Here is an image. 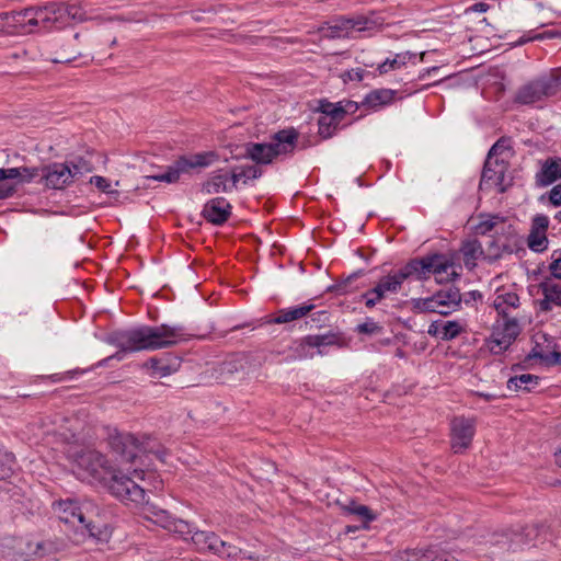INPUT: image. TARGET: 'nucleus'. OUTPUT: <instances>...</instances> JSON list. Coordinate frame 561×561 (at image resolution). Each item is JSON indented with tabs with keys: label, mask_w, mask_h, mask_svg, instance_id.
Here are the masks:
<instances>
[{
	"label": "nucleus",
	"mask_w": 561,
	"mask_h": 561,
	"mask_svg": "<svg viewBox=\"0 0 561 561\" xmlns=\"http://www.w3.org/2000/svg\"><path fill=\"white\" fill-rule=\"evenodd\" d=\"M211 330L187 332L181 324L139 325L127 330H115L104 341L118 351L101 359L95 367H105L112 359L123 360L127 353L168 348L191 339L205 340Z\"/></svg>",
	"instance_id": "f257e3e1"
},
{
	"label": "nucleus",
	"mask_w": 561,
	"mask_h": 561,
	"mask_svg": "<svg viewBox=\"0 0 561 561\" xmlns=\"http://www.w3.org/2000/svg\"><path fill=\"white\" fill-rule=\"evenodd\" d=\"M68 14L67 7L56 2L28 7L19 11L1 12L0 31L8 34H34L58 31L67 25Z\"/></svg>",
	"instance_id": "f03ea898"
},
{
	"label": "nucleus",
	"mask_w": 561,
	"mask_h": 561,
	"mask_svg": "<svg viewBox=\"0 0 561 561\" xmlns=\"http://www.w3.org/2000/svg\"><path fill=\"white\" fill-rule=\"evenodd\" d=\"M299 133L294 127H288L274 133L270 142H245L242 151L233 158L237 160L249 159L255 164L267 165L278 156L294 153L298 146Z\"/></svg>",
	"instance_id": "7ed1b4c3"
},
{
	"label": "nucleus",
	"mask_w": 561,
	"mask_h": 561,
	"mask_svg": "<svg viewBox=\"0 0 561 561\" xmlns=\"http://www.w3.org/2000/svg\"><path fill=\"white\" fill-rule=\"evenodd\" d=\"M218 156L214 151H205L194 154H183L178 157L172 164L167 167L165 172L148 175V180L165 182L169 184L176 183L182 174H188L193 169L207 168L218 160Z\"/></svg>",
	"instance_id": "20e7f679"
},
{
	"label": "nucleus",
	"mask_w": 561,
	"mask_h": 561,
	"mask_svg": "<svg viewBox=\"0 0 561 561\" xmlns=\"http://www.w3.org/2000/svg\"><path fill=\"white\" fill-rule=\"evenodd\" d=\"M340 333L329 331L323 334H309L299 340H295L289 346L287 362L302 360L312 358L316 354L323 355L325 346H342Z\"/></svg>",
	"instance_id": "39448f33"
},
{
	"label": "nucleus",
	"mask_w": 561,
	"mask_h": 561,
	"mask_svg": "<svg viewBox=\"0 0 561 561\" xmlns=\"http://www.w3.org/2000/svg\"><path fill=\"white\" fill-rule=\"evenodd\" d=\"M69 458L75 463L80 478H91L96 481L105 480L110 466L106 456L102 453L95 449L81 448L70 451Z\"/></svg>",
	"instance_id": "423d86ee"
},
{
	"label": "nucleus",
	"mask_w": 561,
	"mask_h": 561,
	"mask_svg": "<svg viewBox=\"0 0 561 561\" xmlns=\"http://www.w3.org/2000/svg\"><path fill=\"white\" fill-rule=\"evenodd\" d=\"M382 25V21L373 16L355 15L351 18L339 16L320 27L323 36L329 39L350 37L352 31H367Z\"/></svg>",
	"instance_id": "0eeeda50"
},
{
	"label": "nucleus",
	"mask_w": 561,
	"mask_h": 561,
	"mask_svg": "<svg viewBox=\"0 0 561 561\" xmlns=\"http://www.w3.org/2000/svg\"><path fill=\"white\" fill-rule=\"evenodd\" d=\"M540 526L537 524L518 526L492 535L491 543L505 551L516 552L530 545L538 536Z\"/></svg>",
	"instance_id": "6e6552de"
},
{
	"label": "nucleus",
	"mask_w": 561,
	"mask_h": 561,
	"mask_svg": "<svg viewBox=\"0 0 561 561\" xmlns=\"http://www.w3.org/2000/svg\"><path fill=\"white\" fill-rule=\"evenodd\" d=\"M421 265H423L422 278L427 280L431 275L435 276L437 284H449L460 277L454 267V260L439 252L428 253L420 256Z\"/></svg>",
	"instance_id": "1a4fd4ad"
},
{
	"label": "nucleus",
	"mask_w": 561,
	"mask_h": 561,
	"mask_svg": "<svg viewBox=\"0 0 561 561\" xmlns=\"http://www.w3.org/2000/svg\"><path fill=\"white\" fill-rule=\"evenodd\" d=\"M108 478L105 477V485L108 492L124 503H145L146 492L131 478L116 471H107Z\"/></svg>",
	"instance_id": "9d476101"
},
{
	"label": "nucleus",
	"mask_w": 561,
	"mask_h": 561,
	"mask_svg": "<svg viewBox=\"0 0 561 561\" xmlns=\"http://www.w3.org/2000/svg\"><path fill=\"white\" fill-rule=\"evenodd\" d=\"M107 444L116 460L122 463H133L142 450V442L134 434L117 430L108 435Z\"/></svg>",
	"instance_id": "9b49d317"
},
{
	"label": "nucleus",
	"mask_w": 561,
	"mask_h": 561,
	"mask_svg": "<svg viewBox=\"0 0 561 561\" xmlns=\"http://www.w3.org/2000/svg\"><path fill=\"white\" fill-rule=\"evenodd\" d=\"M510 169V162L504 159L486 158L483 164L479 188L484 184L496 187L497 192L503 194L513 185V178H506Z\"/></svg>",
	"instance_id": "f8f14e48"
},
{
	"label": "nucleus",
	"mask_w": 561,
	"mask_h": 561,
	"mask_svg": "<svg viewBox=\"0 0 561 561\" xmlns=\"http://www.w3.org/2000/svg\"><path fill=\"white\" fill-rule=\"evenodd\" d=\"M402 285L394 272L379 277L373 287L360 294L358 301H363L367 309L381 304L389 295H397Z\"/></svg>",
	"instance_id": "ddd939ff"
},
{
	"label": "nucleus",
	"mask_w": 561,
	"mask_h": 561,
	"mask_svg": "<svg viewBox=\"0 0 561 561\" xmlns=\"http://www.w3.org/2000/svg\"><path fill=\"white\" fill-rule=\"evenodd\" d=\"M556 95L553 93L552 80L546 75L520 87L514 98V102L522 105H530L536 102Z\"/></svg>",
	"instance_id": "4468645a"
},
{
	"label": "nucleus",
	"mask_w": 561,
	"mask_h": 561,
	"mask_svg": "<svg viewBox=\"0 0 561 561\" xmlns=\"http://www.w3.org/2000/svg\"><path fill=\"white\" fill-rule=\"evenodd\" d=\"M49 190H64L73 183L70 164L54 162L43 165L42 178L37 181Z\"/></svg>",
	"instance_id": "2eb2a0df"
},
{
	"label": "nucleus",
	"mask_w": 561,
	"mask_h": 561,
	"mask_svg": "<svg viewBox=\"0 0 561 561\" xmlns=\"http://www.w3.org/2000/svg\"><path fill=\"white\" fill-rule=\"evenodd\" d=\"M451 448L455 454H462L472 443L476 424L474 420L465 416L454 417L450 423Z\"/></svg>",
	"instance_id": "dca6fc26"
},
{
	"label": "nucleus",
	"mask_w": 561,
	"mask_h": 561,
	"mask_svg": "<svg viewBox=\"0 0 561 561\" xmlns=\"http://www.w3.org/2000/svg\"><path fill=\"white\" fill-rule=\"evenodd\" d=\"M61 516L60 520L66 524L75 525L78 523L82 529H85L90 537L100 538L99 528L90 520H87L82 508L75 501L68 500L60 502Z\"/></svg>",
	"instance_id": "f3484780"
},
{
	"label": "nucleus",
	"mask_w": 561,
	"mask_h": 561,
	"mask_svg": "<svg viewBox=\"0 0 561 561\" xmlns=\"http://www.w3.org/2000/svg\"><path fill=\"white\" fill-rule=\"evenodd\" d=\"M232 214V205L225 197H214L203 207L202 216L215 226L226 224Z\"/></svg>",
	"instance_id": "a211bd4d"
},
{
	"label": "nucleus",
	"mask_w": 561,
	"mask_h": 561,
	"mask_svg": "<svg viewBox=\"0 0 561 561\" xmlns=\"http://www.w3.org/2000/svg\"><path fill=\"white\" fill-rule=\"evenodd\" d=\"M42 167H19V168H1L0 182L15 184L31 183L36 178H42Z\"/></svg>",
	"instance_id": "6ab92c4d"
},
{
	"label": "nucleus",
	"mask_w": 561,
	"mask_h": 561,
	"mask_svg": "<svg viewBox=\"0 0 561 561\" xmlns=\"http://www.w3.org/2000/svg\"><path fill=\"white\" fill-rule=\"evenodd\" d=\"M434 294L440 307V316L447 317L461 308L462 295L457 286L451 284Z\"/></svg>",
	"instance_id": "aec40b11"
},
{
	"label": "nucleus",
	"mask_w": 561,
	"mask_h": 561,
	"mask_svg": "<svg viewBox=\"0 0 561 561\" xmlns=\"http://www.w3.org/2000/svg\"><path fill=\"white\" fill-rule=\"evenodd\" d=\"M496 234L502 237L500 243L503 254H516L518 256L525 254L523 240L513 225L503 226L501 230H496Z\"/></svg>",
	"instance_id": "412c9836"
},
{
	"label": "nucleus",
	"mask_w": 561,
	"mask_h": 561,
	"mask_svg": "<svg viewBox=\"0 0 561 561\" xmlns=\"http://www.w3.org/2000/svg\"><path fill=\"white\" fill-rule=\"evenodd\" d=\"M145 365L152 370V375L165 377L180 368L181 358L172 353H165L162 356L149 358Z\"/></svg>",
	"instance_id": "4be33fe9"
},
{
	"label": "nucleus",
	"mask_w": 561,
	"mask_h": 561,
	"mask_svg": "<svg viewBox=\"0 0 561 561\" xmlns=\"http://www.w3.org/2000/svg\"><path fill=\"white\" fill-rule=\"evenodd\" d=\"M316 306L311 302H305L300 306L279 309L274 317H270L265 323L268 324H283L295 320H299L311 312Z\"/></svg>",
	"instance_id": "5701e85b"
},
{
	"label": "nucleus",
	"mask_w": 561,
	"mask_h": 561,
	"mask_svg": "<svg viewBox=\"0 0 561 561\" xmlns=\"http://www.w3.org/2000/svg\"><path fill=\"white\" fill-rule=\"evenodd\" d=\"M398 91L392 89H375L367 93L360 105L373 111H378L383 106L394 102Z\"/></svg>",
	"instance_id": "b1692460"
},
{
	"label": "nucleus",
	"mask_w": 561,
	"mask_h": 561,
	"mask_svg": "<svg viewBox=\"0 0 561 561\" xmlns=\"http://www.w3.org/2000/svg\"><path fill=\"white\" fill-rule=\"evenodd\" d=\"M543 299L539 301V308L542 312L552 310V305L561 307V286L553 283L550 278L539 284Z\"/></svg>",
	"instance_id": "393cba45"
},
{
	"label": "nucleus",
	"mask_w": 561,
	"mask_h": 561,
	"mask_svg": "<svg viewBox=\"0 0 561 561\" xmlns=\"http://www.w3.org/2000/svg\"><path fill=\"white\" fill-rule=\"evenodd\" d=\"M231 186L228 180V171L225 169H218L210 173L207 181L202 185V192L206 194H219L231 192Z\"/></svg>",
	"instance_id": "a878e982"
},
{
	"label": "nucleus",
	"mask_w": 561,
	"mask_h": 561,
	"mask_svg": "<svg viewBox=\"0 0 561 561\" xmlns=\"http://www.w3.org/2000/svg\"><path fill=\"white\" fill-rule=\"evenodd\" d=\"M540 164L541 168L535 176L537 186L546 187L561 179L560 169H558V164L553 158L549 157L540 161Z\"/></svg>",
	"instance_id": "bb28decb"
},
{
	"label": "nucleus",
	"mask_w": 561,
	"mask_h": 561,
	"mask_svg": "<svg viewBox=\"0 0 561 561\" xmlns=\"http://www.w3.org/2000/svg\"><path fill=\"white\" fill-rule=\"evenodd\" d=\"M144 514L145 518L170 531L174 518L167 510L159 507L153 503L145 500Z\"/></svg>",
	"instance_id": "cd10ccee"
},
{
	"label": "nucleus",
	"mask_w": 561,
	"mask_h": 561,
	"mask_svg": "<svg viewBox=\"0 0 561 561\" xmlns=\"http://www.w3.org/2000/svg\"><path fill=\"white\" fill-rule=\"evenodd\" d=\"M192 541L198 549L208 550L215 554L224 547V540L213 531L196 530L192 535Z\"/></svg>",
	"instance_id": "c85d7f7f"
},
{
	"label": "nucleus",
	"mask_w": 561,
	"mask_h": 561,
	"mask_svg": "<svg viewBox=\"0 0 561 561\" xmlns=\"http://www.w3.org/2000/svg\"><path fill=\"white\" fill-rule=\"evenodd\" d=\"M502 327L494 328L492 335L501 339L502 344L512 345L519 335L520 329L515 318H503Z\"/></svg>",
	"instance_id": "c756f323"
},
{
	"label": "nucleus",
	"mask_w": 561,
	"mask_h": 561,
	"mask_svg": "<svg viewBox=\"0 0 561 561\" xmlns=\"http://www.w3.org/2000/svg\"><path fill=\"white\" fill-rule=\"evenodd\" d=\"M343 512L350 515H355L360 520V527L364 529L369 528V523L377 519V514L367 505H363L356 501H351L343 507Z\"/></svg>",
	"instance_id": "7c9ffc66"
},
{
	"label": "nucleus",
	"mask_w": 561,
	"mask_h": 561,
	"mask_svg": "<svg viewBox=\"0 0 561 561\" xmlns=\"http://www.w3.org/2000/svg\"><path fill=\"white\" fill-rule=\"evenodd\" d=\"M460 252L463 256L465 265L468 268H473L477 265L476 261L481 256L484 257V251L478 239H468L462 241Z\"/></svg>",
	"instance_id": "2f4dec72"
},
{
	"label": "nucleus",
	"mask_w": 561,
	"mask_h": 561,
	"mask_svg": "<svg viewBox=\"0 0 561 561\" xmlns=\"http://www.w3.org/2000/svg\"><path fill=\"white\" fill-rule=\"evenodd\" d=\"M423 265H421L420 256L410 259L404 265H402L398 271H394L397 274L401 285H403L404 280H419L423 282L422 278V270Z\"/></svg>",
	"instance_id": "473e14b6"
},
{
	"label": "nucleus",
	"mask_w": 561,
	"mask_h": 561,
	"mask_svg": "<svg viewBox=\"0 0 561 561\" xmlns=\"http://www.w3.org/2000/svg\"><path fill=\"white\" fill-rule=\"evenodd\" d=\"M366 275V271L364 268H359L350 275H347L345 278L335 282L334 284L330 285L327 288V293H333L335 295L342 296L350 293H353L358 287H352L353 282L358 279L362 276Z\"/></svg>",
	"instance_id": "72a5a7b5"
},
{
	"label": "nucleus",
	"mask_w": 561,
	"mask_h": 561,
	"mask_svg": "<svg viewBox=\"0 0 561 561\" xmlns=\"http://www.w3.org/2000/svg\"><path fill=\"white\" fill-rule=\"evenodd\" d=\"M393 561H435V549H405L396 553Z\"/></svg>",
	"instance_id": "f704fd0d"
},
{
	"label": "nucleus",
	"mask_w": 561,
	"mask_h": 561,
	"mask_svg": "<svg viewBox=\"0 0 561 561\" xmlns=\"http://www.w3.org/2000/svg\"><path fill=\"white\" fill-rule=\"evenodd\" d=\"M416 54L412 51H403L396 54L393 58H387L383 62L379 64L377 70L379 75H385L390 70L400 69L405 66L409 61L415 59Z\"/></svg>",
	"instance_id": "c9c22d12"
},
{
	"label": "nucleus",
	"mask_w": 561,
	"mask_h": 561,
	"mask_svg": "<svg viewBox=\"0 0 561 561\" xmlns=\"http://www.w3.org/2000/svg\"><path fill=\"white\" fill-rule=\"evenodd\" d=\"M540 377L531 374H523L519 376H513L507 380V388L510 390H524L530 392L536 386H538Z\"/></svg>",
	"instance_id": "e433bc0d"
},
{
	"label": "nucleus",
	"mask_w": 561,
	"mask_h": 561,
	"mask_svg": "<svg viewBox=\"0 0 561 561\" xmlns=\"http://www.w3.org/2000/svg\"><path fill=\"white\" fill-rule=\"evenodd\" d=\"M506 307H519V296L515 291L499 294L494 300V308L502 318H510Z\"/></svg>",
	"instance_id": "4c0bfd02"
},
{
	"label": "nucleus",
	"mask_w": 561,
	"mask_h": 561,
	"mask_svg": "<svg viewBox=\"0 0 561 561\" xmlns=\"http://www.w3.org/2000/svg\"><path fill=\"white\" fill-rule=\"evenodd\" d=\"M330 116H320L318 118V135L321 139H330L336 135L337 130L344 128L346 125L341 126V123L335 119H330Z\"/></svg>",
	"instance_id": "58836bf2"
},
{
	"label": "nucleus",
	"mask_w": 561,
	"mask_h": 561,
	"mask_svg": "<svg viewBox=\"0 0 561 561\" xmlns=\"http://www.w3.org/2000/svg\"><path fill=\"white\" fill-rule=\"evenodd\" d=\"M414 312H437L440 310L435 294L426 298H413L411 300Z\"/></svg>",
	"instance_id": "ea45409f"
},
{
	"label": "nucleus",
	"mask_w": 561,
	"mask_h": 561,
	"mask_svg": "<svg viewBox=\"0 0 561 561\" xmlns=\"http://www.w3.org/2000/svg\"><path fill=\"white\" fill-rule=\"evenodd\" d=\"M55 543L50 540H38L35 542V548L32 551H23L22 557L25 559L44 558L55 553Z\"/></svg>",
	"instance_id": "a19ab883"
},
{
	"label": "nucleus",
	"mask_w": 561,
	"mask_h": 561,
	"mask_svg": "<svg viewBox=\"0 0 561 561\" xmlns=\"http://www.w3.org/2000/svg\"><path fill=\"white\" fill-rule=\"evenodd\" d=\"M15 456L7 450L0 449V480L7 481L14 473Z\"/></svg>",
	"instance_id": "79ce46f5"
},
{
	"label": "nucleus",
	"mask_w": 561,
	"mask_h": 561,
	"mask_svg": "<svg viewBox=\"0 0 561 561\" xmlns=\"http://www.w3.org/2000/svg\"><path fill=\"white\" fill-rule=\"evenodd\" d=\"M511 142V137L503 136L499 138L490 148L486 158L495 159L497 157L512 156L513 149Z\"/></svg>",
	"instance_id": "37998d69"
},
{
	"label": "nucleus",
	"mask_w": 561,
	"mask_h": 561,
	"mask_svg": "<svg viewBox=\"0 0 561 561\" xmlns=\"http://www.w3.org/2000/svg\"><path fill=\"white\" fill-rule=\"evenodd\" d=\"M549 240L547 233L530 232L527 237V245L535 253H542L548 249Z\"/></svg>",
	"instance_id": "c03bdc74"
},
{
	"label": "nucleus",
	"mask_w": 561,
	"mask_h": 561,
	"mask_svg": "<svg viewBox=\"0 0 561 561\" xmlns=\"http://www.w3.org/2000/svg\"><path fill=\"white\" fill-rule=\"evenodd\" d=\"M463 332V328L456 320L442 321V332L439 339L443 341H451Z\"/></svg>",
	"instance_id": "a18cd8bd"
},
{
	"label": "nucleus",
	"mask_w": 561,
	"mask_h": 561,
	"mask_svg": "<svg viewBox=\"0 0 561 561\" xmlns=\"http://www.w3.org/2000/svg\"><path fill=\"white\" fill-rule=\"evenodd\" d=\"M556 347L557 344L553 343V350L549 354H546L542 351H535L529 358H538L548 367L561 365V352H558Z\"/></svg>",
	"instance_id": "49530a36"
},
{
	"label": "nucleus",
	"mask_w": 561,
	"mask_h": 561,
	"mask_svg": "<svg viewBox=\"0 0 561 561\" xmlns=\"http://www.w3.org/2000/svg\"><path fill=\"white\" fill-rule=\"evenodd\" d=\"M170 531L180 535L184 540H187L188 538L192 540V535H194L196 530H194V526L188 522L174 518Z\"/></svg>",
	"instance_id": "de8ad7c7"
},
{
	"label": "nucleus",
	"mask_w": 561,
	"mask_h": 561,
	"mask_svg": "<svg viewBox=\"0 0 561 561\" xmlns=\"http://www.w3.org/2000/svg\"><path fill=\"white\" fill-rule=\"evenodd\" d=\"M502 237H499L496 234V237L488 244L486 254H484V260H486L489 263H494L502 257L503 252L500 243Z\"/></svg>",
	"instance_id": "09e8293b"
},
{
	"label": "nucleus",
	"mask_w": 561,
	"mask_h": 561,
	"mask_svg": "<svg viewBox=\"0 0 561 561\" xmlns=\"http://www.w3.org/2000/svg\"><path fill=\"white\" fill-rule=\"evenodd\" d=\"M355 331L358 334L374 335L379 334L383 331V328L375 322L373 319L367 318V320L363 323H359Z\"/></svg>",
	"instance_id": "8fccbe9b"
},
{
	"label": "nucleus",
	"mask_w": 561,
	"mask_h": 561,
	"mask_svg": "<svg viewBox=\"0 0 561 561\" xmlns=\"http://www.w3.org/2000/svg\"><path fill=\"white\" fill-rule=\"evenodd\" d=\"M462 551L435 550V561H467Z\"/></svg>",
	"instance_id": "3c124183"
},
{
	"label": "nucleus",
	"mask_w": 561,
	"mask_h": 561,
	"mask_svg": "<svg viewBox=\"0 0 561 561\" xmlns=\"http://www.w3.org/2000/svg\"><path fill=\"white\" fill-rule=\"evenodd\" d=\"M548 199L549 205L553 207L561 206V183L554 185L547 194H543L539 197L540 202Z\"/></svg>",
	"instance_id": "603ef678"
},
{
	"label": "nucleus",
	"mask_w": 561,
	"mask_h": 561,
	"mask_svg": "<svg viewBox=\"0 0 561 561\" xmlns=\"http://www.w3.org/2000/svg\"><path fill=\"white\" fill-rule=\"evenodd\" d=\"M549 227V218L547 215L537 214L531 219L530 232L547 233Z\"/></svg>",
	"instance_id": "864d4df0"
},
{
	"label": "nucleus",
	"mask_w": 561,
	"mask_h": 561,
	"mask_svg": "<svg viewBox=\"0 0 561 561\" xmlns=\"http://www.w3.org/2000/svg\"><path fill=\"white\" fill-rule=\"evenodd\" d=\"M242 551L234 545L224 541V547L219 548L217 556L230 560H238V554Z\"/></svg>",
	"instance_id": "5fc2aeb1"
},
{
	"label": "nucleus",
	"mask_w": 561,
	"mask_h": 561,
	"mask_svg": "<svg viewBox=\"0 0 561 561\" xmlns=\"http://www.w3.org/2000/svg\"><path fill=\"white\" fill-rule=\"evenodd\" d=\"M95 154L94 150H88L87 156H77L75 160L77 161V167L79 170L84 172H92L94 170V163L88 159L87 157H92Z\"/></svg>",
	"instance_id": "6e6d98bb"
},
{
	"label": "nucleus",
	"mask_w": 561,
	"mask_h": 561,
	"mask_svg": "<svg viewBox=\"0 0 561 561\" xmlns=\"http://www.w3.org/2000/svg\"><path fill=\"white\" fill-rule=\"evenodd\" d=\"M486 345L491 354L500 355L508 350L511 345L502 344L501 339L491 334V336L486 340Z\"/></svg>",
	"instance_id": "4d7b16f0"
},
{
	"label": "nucleus",
	"mask_w": 561,
	"mask_h": 561,
	"mask_svg": "<svg viewBox=\"0 0 561 561\" xmlns=\"http://www.w3.org/2000/svg\"><path fill=\"white\" fill-rule=\"evenodd\" d=\"M486 345L491 354L500 355L508 350L511 345L502 344L501 339L491 334V336L486 340Z\"/></svg>",
	"instance_id": "13d9d810"
},
{
	"label": "nucleus",
	"mask_w": 561,
	"mask_h": 561,
	"mask_svg": "<svg viewBox=\"0 0 561 561\" xmlns=\"http://www.w3.org/2000/svg\"><path fill=\"white\" fill-rule=\"evenodd\" d=\"M551 260L549 265L551 276L561 279V251L554 250L551 254Z\"/></svg>",
	"instance_id": "bf43d9fd"
},
{
	"label": "nucleus",
	"mask_w": 561,
	"mask_h": 561,
	"mask_svg": "<svg viewBox=\"0 0 561 561\" xmlns=\"http://www.w3.org/2000/svg\"><path fill=\"white\" fill-rule=\"evenodd\" d=\"M90 183L94 184L99 191L106 193V194H117V191H111V183L110 181L101 175H94L90 179Z\"/></svg>",
	"instance_id": "052dcab7"
},
{
	"label": "nucleus",
	"mask_w": 561,
	"mask_h": 561,
	"mask_svg": "<svg viewBox=\"0 0 561 561\" xmlns=\"http://www.w3.org/2000/svg\"><path fill=\"white\" fill-rule=\"evenodd\" d=\"M91 370V368L89 369H80V368H76V369H72V370H68L64 374H54V375H50L48 378L54 381V382H58V381H64L66 380L67 378H72L75 375H81V374H84L87 371Z\"/></svg>",
	"instance_id": "680f3d73"
},
{
	"label": "nucleus",
	"mask_w": 561,
	"mask_h": 561,
	"mask_svg": "<svg viewBox=\"0 0 561 561\" xmlns=\"http://www.w3.org/2000/svg\"><path fill=\"white\" fill-rule=\"evenodd\" d=\"M261 164H250L242 165L244 171L247 172V180H256L260 179L263 174V170L260 167Z\"/></svg>",
	"instance_id": "e2e57ef3"
},
{
	"label": "nucleus",
	"mask_w": 561,
	"mask_h": 561,
	"mask_svg": "<svg viewBox=\"0 0 561 561\" xmlns=\"http://www.w3.org/2000/svg\"><path fill=\"white\" fill-rule=\"evenodd\" d=\"M16 193L15 184L0 182V201L12 197Z\"/></svg>",
	"instance_id": "0e129e2a"
},
{
	"label": "nucleus",
	"mask_w": 561,
	"mask_h": 561,
	"mask_svg": "<svg viewBox=\"0 0 561 561\" xmlns=\"http://www.w3.org/2000/svg\"><path fill=\"white\" fill-rule=\"evenodd\" d=\"M546 77L552 80L553 93L557 94L561 90V68L554 69Z\"/></svg>",
	"instance_id": "69168bd1"
},
{
	"label": "nucleus",
	"mask_w": 561,
	"mask_h": 561,
	"mask_svg": "<svg viewBox=\"0 0 561 561\" xmlns=\"http://www.w3.org/2000/svg\"><path fill=\"white\" fill-rule=\"evenodd\" d=\"M494 228H495V222L492 219H485V220H481L476 226V231H477V233L484 236V234L489 233L490 231H492Z\"/></svg>",
	"instance_id": "338daca9"
},
{
	"label": "nucleus",
	"mask_w": 561,
	"mask_h": 561,
	"mask_svg": "<svg viewBox=\"0 0 561 561\" xmlns=\"http://www.w3.org/2000/svg\"><path fill=\"white\" fill-rule=\"evenodd\" d=\"M343 103H344L343 101L334 103V108L331 111L332 114H331L330 119H335V121H339L340 123H342L344 117L347 115L346 111L343 106Z\"/></svg>",
	"instance_id": "774afa93"
}]
</instances>
